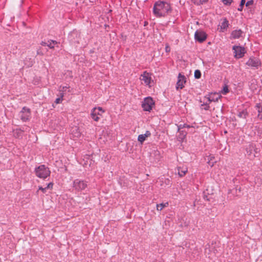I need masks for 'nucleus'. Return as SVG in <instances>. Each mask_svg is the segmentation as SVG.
<instances>
[{
  "label": "nucleus",
  "instance_id": "30",
  "mask_svg": "<svg viewBox=\"0 0 262 262\" xmlns=\"http://www.w3.org/2000/svg\"><path fill=\"white\" fill-rule=\"evenodd\" d=\"M63 96V94H62L61 95V98H57L56 100H55V102L56 103V104H58L60 102L61 100V98Z\"/></svg>",
  "mask_w": 262,
  "mask_h": 262
},
{
  "label": "nucleus",
  "instance_id": "13",
  "mask_svg": "<svg viewBox=\"0 0 262 262\" xmlns=\"http://www.w3.org/2000/svg\"><path fill=\"white\" fill-rule=\"evenodd\" d=\"M148 112L155 106V102L153 100L152 98L148 96Z\"/></svg>",
  "mask_w": 262,
  "mask_h": 262
},
{
  "label": "nucleus",
  "instance_id": "15",
  "mask_svg": "<svg viewBox=\"0 0 262 262\" xmlns=\"http://www.w3.org/2000/svg\"><path fill=\"white\" fill-rule=\"evenodd\" d=\"M147 137V132H146V133L143 135H140L138 136V140L142 144L145 140V139Z\"/></svg>",
  "mask_w": 262,
  "mask_h": 262
},
{
  "label": "nucleus",
  "instance_id": "1",
  "mask_svg": "<svg viewBox=\"0 0 262 262\" xmlns=\"http://www.w3.org/2000/svg\"><path fill=\"white\" fill-rule=\"evenodd\" d=\"M171 11L169 4L164 2H158L155 4L153 12L157 17L165 16Z\"/></svg>",
  "mask_w": 262,
  "mask_h": 262
},
{
  "label": "nucleus",
  "instance_id": "14",
  "mask_svg": "<svg viewBox=\"0 0 262 262\" xmlns=\"http://www.w3.org/2000/svg\"><path fill=\"white\" fill-rule=\"evenodd\" d=\"M24 130L20 129H16L13 131V135L15 138H19L21 136Z\"/></svg>",
  "mask_w": 262,
  "mask_h": 262
},
{
  "label": "nucleus",
  "instance_id": "37",
  "mask_svg": "<svg viewBox=\"0 0 262 262\" xmlns=\"http://www.w3.org/2000/svg\"><path fill=\"white\" fill-rule=\"evenodd\" d=\"M68 88L67 86H65V87H62V90H61V91H65L66 89H67Z\"/></svg>",
  "mask_w": 262,
  "mask_h": 262
},
{
  "label": "nucleus",
  "instance_id": "9",
  "mask_svg": "<svg viewBox=\"0 0 262 262\" xmlns=\"http://www.w3.org/2000/svg\"><path fill=\"white\" fill-rule=\"evenodd\" d=\"M244 32L241 30H234L232 32L231 38L233 39H238L243 37Z\"/></svg>",
  "mask_w": 262,
  "mask_h": 262
},
{
  "label": "nucleus",
  "instance_id": "34",
  "mask_svg": "<svg viewBox=\"0 0 262 262\" xmlns=\"http://www.w3.org/2000/svg\"><path fill=\"white\" fill-rule=\"evenodd\" d=\"M165 51L167 53L169 52L170 51V48L167 44L166 45Z\"/></svg>",
  "mask_w": 262,
  "mask_h": 262
},
{
  "label": "nucleus",
  "instance_id": "21",
  "mask_svg": "<svg viewBox=\"0 0 262 262\" xmlns=\"http://www.w3.org/2000/svg\"><path fill=\"white\" fill-rule=\"evenodd\" d=\"M57 42L54 40L49 41L47 46L49 47L51 49H54L53 45L57 44Z\"/></svg>",
  "mask_w": 262,
  "mask_h": 262
},
{
  "label": "nucleus",
  "instance_id": "36",
  "mask_svg": "<svg viewBox=\"0 0 262 262\" xmlns=\"http://www.w3.org/2000/svg\"><path fill=\"white\" fill-rule=\"evenodd\" d=\"M48 42H41V45L42 46H47V44H48Z\"/></svg>",
  "mask_w": 262,
  "mask_h": 262
},
{
  "label": "nucleus",
  "instance_id": "25",
  "mask_svg": "<svg viewBox=\"0 0 262 262\" xmlns=\"http://www.w3.org/2000/svg\"><path fill=\"white\" fill-rule=\"evenodd\" d=\"M194 3L197 5H200L203 4V3H205L208 1V0H192Z\"/></svg>",
  "mask_w": 262,
  "mask_h": 262
},
{
  "label": "nucleus",
  "instance_id": "10",
  "mask_svg": "<svg viewBox=\"0 0 262 262\" xmlns=\"http://www.w3.org/2000/svg\"><path fill=\"white\" fill-rule=\"evenodd\" d=\"M71 133V134L75 137H79L81 135L79 128L76 126L72 127Z\"/></svg>",
  "mask_w": 262,
  "mask_h": 262
},
{
  "label": "nucleus",
  "instance_id": "39",
  "mask_svg": "<svg viewBox=\"0 0 262 262\" xmlns=\"http://www.w3.org/2000/svg\"><path fill=\"white\" fill-rule=\"evenodd\" d=\"M208 108H209V106L208 105H206V107L204 108H205V110H207L208 109Z\"/></svg>",
  "mask_w": 262,
  "mask_h": 262
},
{
  "label": "nucleus",
  "instance_id": "32",
  "mask_svg": "<svg viewBox=\"0 0 262 262\" xmlns=\"http://www.w3.org/2000/svg\"><path fill=\"white\" fill-rule=\"evenodd\" d=\"M253 0H250V1H248L246 3V6L248 7L250 5H253Z\"/></svg>",
  "mask_w": 262,
  "mask_h": 262
},
{
  "label": "nucleus",
  "instance_id": "12",
  "mask_svg": "<svg viewBox=\"0 0 262 262\" xmlns=\"http://www.w3.org/2000/svg\"><path fill=\"white\" fill-rule=\"evenodd\" d=\"M179 172L178 174L180 177H183L187 172V167H179L178 168Z\"/></svg>",
  "mask_w": 262,
  "mask_h": 262
},
{
  "label": "nucleus",
  "instance_id": "31",
  "mask_svg": "<svg viewBox=\"0 0 262 262\" xmlns=\"http://www.w3.org/2000/svg\"><path fill=\"white\" fill-rule=\"evenodd\" d=\"M47 189H48L46 187L45 188L42 187V186L39 187V190H41L43 193H46L47 192Z\"/></svg>",
  "mask_w": 262,
  "mask_h": 262
},
{
  "label": "nucleus",
  "instance_id": "40",
  "mask_svg": "<svg viewBox=\"0 0 262 262\" xmlns=\"http://www.w3.org/2000/svg\"><path fill=\"white\" fill-rule=\"evenodd\" d=\"M146 22L144 21V26H146Z\"/></svg>",
  "mask_w": 262,
  "mask_h": 262
},
{
  "label": "nucleus",
  "instance_id": "38",
  "mask_svg": "<svg viewBox=\"0 0 262 262\" xmlns=\"http://www.w3.org/2000/svg\"><path fill=\"white\" fill-rule=\"evenodd\" d=\"M98 110L100 111H102V112H104V111L102 110V107H99L98 108Z\"/></svg>",
  "mask_w": 262,
  "mask_h": 262
},
{
  "label": "nucleus",
  "instance_id": "33",
  "mask_svg": "<svg viewBox=\"0 0 262 262\" xmlns=\"http://www.w3.org/2000/svg\"><path fill=\"white\" fill-rule=\"evenodd\" d=\"M53 183L51 182V183H49V184H48V185H47V186L46 187H47V188L48 189H52V188H53Z\"/></svg>",
  "mask_w": 262,
  "mask_h": 262
},
{
  "label": "nucleus",
  "instance_id": "3",
  "mask_svg": "<svg viewBox=\"0 0 262 262\" xmlns=\"http://www.w3.org/2000/svg\"><path fill=\"white\" fill-rule=\"evenodd\" d=\"M87 187V182L85 181L76 179L73 181V187L76 191H81L85 190Z\"/></svg>",
  "mask_w": 262,
  "mask_h": 262
},
{
  "label": "nucleus",
  "instance_id": "26",
  "mask_svg": "<svg viewBox=\"0 0 262 262\" xmlns=\"http://www.w3.org/2000/svg\"><path fill=\"white\" fill-rule=\"evenodd\" d=\"M229 92L228 91V86L227 85H225L223 90H222L221 91V93L223 94H227L228 92Z\"/></svg>",
  "mask_w": 262,
  "mask_h": 262
},
{
  "label": "nucleus",
  "instance_id": "28",
  "mask_svg": "<svg viewBox=\"0 0 262 262\" xmlns=\"http://www.w3.org/2000/svg\"><path fill=\"white\" fill-rule=\"evenodd\" d=\"M221 1L225 4V5H230L231 3L232 2V0H221Z\"/></svg>",
  "mask_w": 262,
  "mask_h": 262
},
{
  "label": "nucleus",
  "instance_id": "5",
  "mask_svg": "<svg viewBox=\"0 0 262 262\" xmlns=\"http://www.w3.org/2000/svg\"><path fill=\"white\" fill-rule=\"evenodd\" d=\"M21 120L23 121H26L29 119L30 116V110L26 107H24L20 113Z\"/></svg>",
  "mask_w": 262,
  "mask_h": 262
},
{
  "label": "nucleus",
  "instance_id": "16",
  "mask_svg": "<svg viewBox=\"0 0 262 262\" xmlns=\"http://www.w3.org/2000/svg\"><path fill=\"white\" fill-rule=\"evenodd\" d=\"M220 98V95L218 94H214V95L212 96H210L208 98V101H217L218 99Z\"/></svg>",
  "mask_w": 262,
  "mask_h": 262
},
{
  "label": "nucleus",
  "instance_id": "18",
  "mask_svg": "<svg viewBox=\"0 0 262 262\" xmlns=\"http://www.w3.org/2000/svg\"><path fill=\"white\" fill-rule=\"evenodd\" d=\"M168 205V203H161L160 204L157 205V209L159 211L162 210L164 207H167Z\"/></svg>",
  "mask_w": 262,
  "mask_h": 262
},
{
  "label": "nucleus",
  "instance_id": "19",
  "mask_svg": "<svg viewBox=\"0 0 262 262\" xmlns=\"http://www.w3.org/2000/svg\"><path fill=\"white\" fill-rule=\"evenodd\" d=\"M140 79L141 81H144L145 83L147 82V74L146 71L141 75Z\"/></svg>",
  "mask_w": 262,
  "mask_h": 262
},
{
  "label": "nucleus",
  "instance_id": "4",
  "mask_svg": "<svg viewBox=\"0 0 262 262\" xmlns=\"http://www.w3.org/2000/svg\"><path fill=\"white\" fill-rule=\"evenodd\" d=\"M233 50L234 51V56L237 58L242 57L246 53L245 49L241 46H233Z\"/></svg>",
  "mask_w": 262,
  "mask_h": 262
},
{
  "label": "nucleus",
  "instance_id": "23",
  "mask_svg": "<svg viewBox=\"0 0 262 262\" xmlns=\"http://www.w3.org/2000/svg\"><path fill=\"white\" fill-rule=\"evenodd\" d=\"M201 76V73L200 70H196L194 72V77L196 79L200 78Z\"/></svg>",
  "mask_w": 262,
  "mask_h": 262
},
{
  "label": "nucleus",
  "instance_id": "29",
  "mask_svg": "<svg viewBox=\"0 0 262 262\" xmlns=\"http://www.w3.org/2000/svg\"><path fill=\"white\" fill-rule=\"evenodd\" d=\"M148 86H151L154 84V81L151 80V77L148 76Z\"/></svg>",
  "mask_w": 262,
  "mask_h": 262
},
{
  "label": "nucleus",
  "instance_id": "8",
  "mask_svg": "<svg viewBox=\"0 0 262 262\" xmlns=\"http://www.w3.org/2000/svg\"><path fill=\"white\" fill-rule=\"evenodd\" d=\"M185 77L180 73L179 74L178 81L177 83V89H182L184 87V83L186 82Z\"/></svg>",
  "mask_w": 262,
  "mask_h": 262
},
{
  "label": "nucleus",
  "instance_id": "7",
  "mask_svg": "<svg viewBox=\"0 0 262 262\" xmlns=\"http://www.w3.org/2000/svg\"><path fill=\"white\" fill-rule=\"evenodd\" d=\"M194 37L196 40L202 42L206 39V35L204 32L198 30L195 33Z\"/></svg>",
  "mask_w": 262,
  "mask_h": 262
},
{
  "label": "nucleus",
  "instance_id": "17",
  "mask_svg": "<svg viewBox=\"0 0 262 262\" xmlns=\"http://www.w3.org/2000/svg\"><path fill=\"white\" fill-rule=\"evenodd\" d=\"M256 107L258 109V117L260 119H262V104H258L256 105Z\"/></svg>",
  "mask_w": 262,
  "mask_h": 262
},
{
  "label": "nucleus",
  "instance_id": "20",
  "mask_svg": "<svg viewBox=\"0 0 262 262\" xmlns=\"http://www.w3.org/2000/svg\"><path fill=\"white\" fill-rule=\"evenodd\" d=\"M143 110L147 111V97L144 98V102L142 104Z\"/></svg>",
  "mask_w": 262,
  "mask_h": 262
},
{
  "label": "nucleus",
  "instance_id": "22",
  "mask_svg": "<svg viewBox=\"0 0 262 262\" xmlns=\"http://www.w3.org/2000/svg\"><path fill=\"white\" fill-rule=\"evenodd\" d=\"M228 26V21L226 19H225L224 21L222 23L221 28L222 29H225L227 28Z\"/></svg>",
  "mask_w": 262,
  "mask_h": 262
},
{
  "label": "nucleus",
  "instance_id": "2",
  "mask_svg": "<svg viewBox=\"0 0 262 262\" xmlns=\"http://www.w3.org/2000/svg\"><path fill=\"white\" fill-rule=\"evenodd\" d=\"M35 173L37 177L40 178L45 179L49 176L50 171L48 167L42 165L35 169Z\"/></svg>",
  "mask_w": 262,
  "mask_h": 262
},
{
  "label": "nucleus",
  "instance_id": "24",
  "mask_svg": "<svg viewBox=\"0 0 262 262\" xmlns=\"http://www.w3.org/2000/svg\"><path fill=\"white\" fill-rule=\"evenodd\" d=\"M247 113L245 111H243V112H240L238 114V116L239 117L244 118H246L247 117Z\"/></svg>",
  "mask_w": 262,
  "mask_h": 262
},
{
  "label": "nucleus",
  "instance_id": "11",
  "mask_svg": "<svg viewBox=\"0 0 262 262\" xmlns=\"http://www.w3.org/2000/svg\"><path fill=\"white\" fill-rule=\"evenodd\" d=\"M96 110H97L96 108H93L91 115L92 118L95 121H98L99 119V117H98L97 115H99L100 114L99 113H97L96 112Z\"/></svg>",
  "mask_w": 262,
  "mask_h": 262
},
{
  "label": "nucleus",
  "instance_id": "6",
  "mask_svg": "<svg viewBox=\"0 0 262 262\" xmlns=\"http://www.w3.org/2000/svg\"><path fill=\"white\" fill-rule=\"evenodd\" d=\"M246 64L252 68H258L260 66V62L258 58L251 57L246 62Z\"/></svg>",
  "mask_w": 262,
  "mask_h": 262
},
{
  "label": "nucleus",
  "instance_id": "27",
  "mask_svg": "<svg viewBox=\"0 0 262 262\" xmlns=\"http://www.w3.org/2000/svg\"><path fill=\"white\" fill-rule=\"evenodd\" d=\"M245 2H246L245 0H241L239 7L238 8V11H241L242 10L243 7L245 4Z\"/></svg>",
  "mask_w": 262,
  "mask_h": 262
},
{
  "label": "nucleus",
  "instance_id": "35",
  "mask_svg": "<svg viewBox=\"0 0 262 262\" xmlns=\"http://www.w3.org/2000/svg\"><path fill=\"white\" fill-rule=\"evenodd\" d=\"M189 127V125H186V124H184L183 127L182 126V125H180L179 127V130L180 129V128H182L183 127Z\"/></svg>",
  "mask_w": 262,
  "mask_h": 262
}]
</instances>
